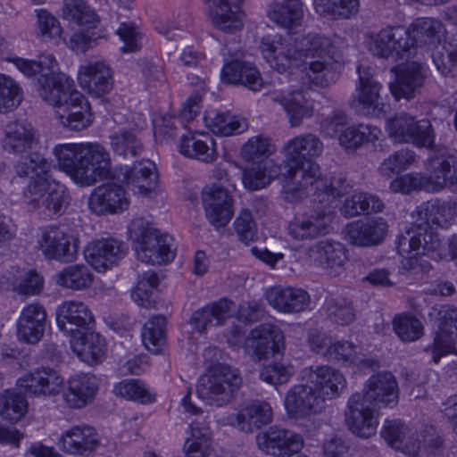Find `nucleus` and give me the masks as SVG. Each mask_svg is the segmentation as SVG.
Returning a JSON list of instances; mask_svg holds the SVG:
<instances>
[{
    "label": "nucleus",
    "instance_id": "f257e3e1",
    "mask_svg": "<svg viewBox=\"0 0 457 457\" xmlns=\"http://www.w3.org/2000/svg\"><path fill=\"white\" fill-rule=\"evenodd\" d=\"M11 61L27 77L39 74L36 89L45 102L56 108L55 116L63 127L80 131L91 124V113L87 105H82L83 95L74 87L73 79L54 72L56 62L52 54L44 55L37 62L21 57Z\"/></svg>",
    "mask_w": 457,
    "mask_h": 457
},
{
    "label": "nucleus",
    "instance_id": "f03ea898",
    "mask_svg": "<svg viewBox=\"0 0 457 457\" xmlns=\"http://www.w3.org/2000/svg\"><path fill=\"white\" fill-rule=\"evenodd\" d=\"M342 46L340 37L331 40L318 34L304 36L295 42L294 48L283 39L281 48L274 53L276 60L272 62L271 68L283 73L291 67L303 65L310 81L325 87L335 83L339 77Z\"/></svg>",
    "mask_w": 457,
    "mask_h": 457
},
{
    "label": "nucleus",
    "instance_id": "7ed1b4c3",
    "mask_svg": "<svg viewBox=\"0 0 457 457\" xmlns=\"http://www.w3.org/2000/svg\"><path fill=\"white\" fill-rule=\"evenodd\" d=\"M452 209L445 204H433L426 207L419 206L412 212L414 220L401 235L396 248L403 257L402 267L413 275L428 273L431 264L425 256L440 245L438 235L433 231L430 221L440 227H445L451 219Z\"/></svg>",
    "mask_w": 457,
    "mask_h": 457
},
{
    "label": "nucleus",
    "instance_id": "20e7f679",
    "mask_svg": "<svg viewBox=\"0 0 457 457\" xmlns=\"http://www.w3.org/2000/svg\"><path fill=\"white\" fill-rule=\"evenodd\" d=\"M53 153L60 170L80 186L112 177L110 154L97 142L60 144Z\"/></svg>",
    "mask_w": 457,
    "mask_h": 457
},
{
    "label": "nucleus",
    "instance_id": "39448f33",
    "mask_svg": "<svg viewBox=\"0 0 457 457\" xmlns=\"http://www.w3.org/2000/svg\"><path fill=\"white\" fill-rule=\"evenodd\" d=\"M380 434L389 446L407 455L416 456L423 451L431 457H444L442 437L433 427L416 433L400 420H386Z\"/></svg>",
    "mask_w": 457,
    "mask_h": 457
},
{
    "label": "nucleus",
    "instance_id": "423d86ee",
    "mask_svg": "<svg viewBox=\"0 0 457 457\" xmlns=\"http://www.w3.org/2000/svg\"><path fill=\"white\" fill-rule=\"evenodd\" d=\"M129 237L139 261L163 264L173 261L175 247L171 236L162 233L143 218H136L129 225Z\"/></svg>",
    "mask_w": 457,
    "mask_h": 457
},
{
    "label": "nucleus",
    "instance_id": "0eeeda50",
    "mask_svg": "<svg viewBox=\"0 0 457 457\" xmlns=\"http://www.w3.org/2000/svg\"><path fill=\"white\" fill-rule=\"evenodd\" d=\"M323 148L320 137L312 133L297 136L286 143L284 151L287 170L284 175L288 178L284 186L286 200L293 202L295 197L300 196L301 190H298V187L301 182L296 181L295 176L299 170L308 171L309 164H317L312 159L320 156Z\"/></svg>",
    "mask_w": 457,
    "mask_h": 457
},
{
    "label": "nucleus",
    "instance_id": "6e6552de",
    "mask_svg": "<svg viewBox=\"0 0 457 457\" xmlns=\"http://www.w3.org/2000/svg\"><path fill=\"white\" fill-rule=\"evenodd\" d=\"M241 384L242 378L237 369L218 363L200 377L196 394L205 404L222 407L234 398Z\"/></svg>",
    "mask_w": 457,
    "mask_h": 457
},
{
    "label": "nucleus",
    "instance_id": "1a4fd4ad",
    "mask_svg": "<svg viewBox=\"0 0 457 457\" xmlns=\"http://www.w3.org/2000/svg\"><path fill=\"white\" fill-rule=\"evenodd\" d=\"M369 51L377 57L384 59H408L412 56V41L405 28L387 26L378 32L366 36Z\"/></svg>",
    "mask_w": 457,
    "mask_h": 457
},
{
    "label": "nucleus",
    "instance_id": "9d476101",
    "mask_svg": "<svg viewBox=\"0 0 457 457\" xmlns=\"http://www.w3.org/2000/svg\"><path fill=\"white\" fill-rule=\"evenodd\" d=\"M23 198L32 208L43 207L51 217L64 213L69 204L65 186L51 179L29 182L23 191Z\"/></svg>",
    "mask_w": 457,
    "mask_h": 457
},
{
    "label": "nucleus",
    "instance_id": "9b49d317",
    "mask_svg": "<svg viewBox=\"0 0 457 457\" xmlns=\"http://www.w3.org/2000/svg\"><path fill=\"white\" fill-rule=\"evenodd\" d=\"M389 137L396 143H411L417 147L433 150L436 133L428 120H416L406 112H400L387 120Z\"/></svg>",
    "mask_w": 457,
    "mask_h": 457
},
{
    "label": "nucleus",
    "instance_id": "f8f14e48",
    "mask_svg": "<svg viewBox=\"0 0 457 457\" xmlns=\"http://www.w3.org/2000/svg\"><path fill=\"white\" fill-rule=\"evenodd\" d=\"M309 167L310 170L308 171L299 170L295 176V179L301 182V185L298 187L301 194L294 201L302 199L304 195L311 193L321 192L326 195L339 197L349 191L351 185L342 172L335 173L328 179L320 176L318 164H309Z\"/></svg>",
    "mask_w": 457,
    "mask_h": 457
},
{
    "label": "nucleus",
    "instance_id": "ddd939ff",
    "mask_svg": "<svg viewBox=\"0 0 457 457\" xmlns=\"http://www.w3.org/2000/svg\"><path fill=\"white\" fill-rule=\"evenodd\" d=\"M361 393H354L348 399L345 421L348 429L361 438H369L377 432L378 412Z\"/></svg>",
    "mask_w": 457,
    "mask_h": 457
},
{
    "label": "nucleus",
    "instance_id": "4468645a",
    "mask_svg": "<svg viewBox=\"0 0 457 457\" xmlns=\"http://www.w3.org/2000/svg\"><path fill=\"white\" fill-rule=\"evenodd\" d=\"M38 245L45 257L49 260L68 263L77 259L79 239L65 227L49 226L46 228Z\"/></svg>",
    "mask_w": 457,
    "mask_h": 457
},
{
    "label": "nucleus",
    "instance_id": "2eb2a0df",
    "mask_svg": "<svg viewBox=\"0 0 457 457\" xmlns=\"http://www.w3.org/2000/svg\"><path fill=\"white\" fill-rule=\"evenodd\" d=\"M258 447L273 457H290L299 452L303 445L302 436L279 426H271L256 436ZM295 457H307L297 455Z\"/></svg>",
    "mask_w": 457,
    "mask_h": 457
},
{
    "label": "nucleus",
    "instance_id": "dca6fc26",
    "mask_svg": "<svg viewBox=\"0 0 457 457\" xmlns=\"http://www.w3.org/2000/svg\"><path fill=\"white\" fill-rule=\"evenodd\" d=\"M438 331L432 345L426 348V351L431 352L435 363H438L442 356L456 353L457 307L450 304L442 305L438 312Z\"/></svg>",
    "mask_w": 457,
    "mask_h": 457
},
{
    "label": "nucleus",
    "instance_id": "f3484780",
    "mask_svg": "<svg viewBox=\"0 0 457 457\" xmlns=\"http://www.w3.org/2000/svg\"><path fill=\"white\" fill-rule=\"evenodd\" d=\"M302 378L315 386L314 389L323 402L338 397L346 387V379L343 373L328 365L304 368Z\"/></svg>",
    "mask_w": 457,
    "mask_h": 457
},
{
    "label": "nucleus",
    "instance_id": "a211bd4d",
    "mask_svg": "<svg viewBox=\"0 0 457 457\" xmlns=\"http://www.w3.org/2000/svg\"><path fill=\"white\" fill-rule=\"evenodd\" d=\"M207 220L214 227L226 226L233 216V199L223 185H208L202 191Z\"/></svg>",
    "mask_w": 457,
    "mask_h": 457
},
{
    "label": "nucleus",
    "instance_id": "6ab92c4d",
    "mask_svg": "<svg viewBox=\"0 0 457 457\" xmlns=\"http://www.w3.org/2000/svg\"><path fill=\"white\" fill-rule=\"evenodd\" d=\"M332 217L326 209H317L295 215L287 229L295 240H312L329 232Z\"/></svg>",
    "mask_w": 457,
    "mask_h": 457
},
{
    "label": "nucleus",
    "instance_id": "aec40b11",
    "mask_svg": "<svg viewBox=\"0 0 457 457\" xmlns=\"http://www.w3.org/2000/svg\"><path fill=\"white\" fill-rule=\"evenodd\" d=\"M245 348L258 360L267 359L284 348V335L278 326L262 323L250 332L245 339Z\"/></svg>",
    "mask_w": 457,
    "mask_h": 457
},
{
    "label": "nucleus",
    "instance_id": "412c9836",
    "mask_svg": "<svg viewBox=\"0 0 457 457\" xmlns=\"http://www.w3.org/2000/svg\"><path fill=\"white\" fill-rule=\"evenodd\" d=\"M56 322L60 330L75 335L92 329L95 318L88 306L80 301H66L56 310Z\"/></svg>",
    "mask_w": 457,
    "mask_h": 457
},
{
    "label": "nucleus",
    "instance_id": "4be33fe9",
    "mask_svg": "<svg viewBox=\"0 0 457 457\" xmlns=\"http://www.w3.org/2000/svg\"><path fill=\"white\" fill-rule=\"evenodd\" d=\"M127 245L114 238H104L89 243L84 249L87 262L98 272L117 264L127 253Z\"/></svg>",
    "mask_w": 457,
    "mask_h": 457
},
{
    "label": "nucleus",
    "instance_id": "5701e85b",
    "mask_svg": "<svg viewBox=\"0 0 457 457\" xmlns=\"http://www.w3.org/2000/svg\"><path fill=\"white\" fill-rule=\"evenodd\" d=\"M117 179L125 183L135 195H147L155 188L158 174L155 164L148 159H143L132 167H120Z\"/></svg>",
    "mask_w": 457,
    "mask_h": 457
},
{
    "label": "nucleus",
    "instance_id": "b1692460",
    "mask_svg": "<svg viewBox=\"0 0 457 457\" xmlns=\"http://www.w3.org/2000/svg\"><path fill=\"white\" fill-rule=\"evenodd\" d=\"M272 418L273 411L270 403L256 399L244 403L237 413L228 417V422L243 432L252 433L270 423Z\"/></svg>",
    "mask_w": 457,
    "mask_h": 457
},
{
    "label": "nucleus",
    "instance_id": "393cba45",
    "mask_svg": "<svg viewBox=\"0 0 457 457\" xmlns=\"http://www.w3.org/2000/svg\"><path fill=\"white\" fill-rule=\"evenodd\" d=\"M357 72L359 84L353 95V102L361 106L367 114H380L384 112L385 107L380 95L382 84L373 77L370 67L359 65Z\"/></svg>",
    "mask_w": 457,
    "mask_h": 457
},
{
    "label": "nucleus",
    "instance_id": "a878e982",
    "mask_svg": "<svg viewBox=\"0 0 457 457\" xmlns=\"http://www.w3.org/2000/svg\"><path fill=\"white\" fill-rule=\"evenodd\" d=\"M361 395L366 401L377 408H393L398 403L396 379L390 372L374 374L365 383Z\"/></svg>",
    "mask_w": 457,
    "mask_h": 457
},
{
    "label": "nucleus",
    "instance_id": "bb28decb",
    "mask_svg": "<svg viewBox=\"0 0 457 457\" xmlns=\"http://www.w3.org/2000/svg\"><path fill=\"white\" fill-rule=\"evenodd\" d=\"M79 81L80 87L91 96H102L113 87L112 70L105 61H90L80 66Z\"/></svg>",
    "mask_w": 457,
    "mask_h": 457
},
{
    "label": "nucleus",
    "instance_id": "cd10ccee",
    "mask_svg": "<svg viewBox=\"0 0 457 457\" xmlns=\"http://www.w3.org/2000/svg\"><path fill=\"white\" fill-rule=\"evenodd\" d=\"M284 403L290 415L301 418L317 414L324 407L317 390L307 382L291 386L286 394Z\"/></svg>",
    "mask_w": 457,
    "mask_h": 457
},
{
    "label": "nucleus",
    "instance_id": "c85d7f7f",
    "mask_svg": "<svg viewBox=\"0 0 457 457\" xmlns=\"http://www.w3.org/2000/svg\"><path fill=\"white\" fill-rule=\"evenodd\" d=\"M17 386L35 396H54L63 390L64 378L53 369H37L20 378Z\"/></svg>",
    "mask_w": 457,
    "mask_h": 457
},
{
    "label": "nucleus",
    "instance_id": "c756f323",
    "mask_svg": "<svg viewBox=\"0 0 457 457\" xmlns=\"http://www.w3.org/2000/svg\"><path fill=\"white\" fill-rule=\"evenodd\" d=\"M428 77V68L420 62H411L399 68L395 81L390 83V90L395 99L414 97L424 86Z\"/></svg>",
    "mask_w": 457,
    "mask_h": 457
},
{
    "label": "nucleus",
    "instance_id": "7c9ffc66",
    "mask_svg": "<svg viewBox=\"0 0 457 457\" xmlns=\"http://www.w3.org/2000/svg\"><path fill=\"white\" fill-rule=\"evenodd\" d=\"M129 204L123 187L115 183L97 187L89 198L91 210L98 215L121 212L129 208Z\"/></svg>",
    "mask_w": 457,
    "mask_h": 457
},
{
    "label": "nucleus",
    "instance_id": "2f4dec72",
    "mask_svg": "<svg viewBox=\"0 0 457 457\" xmlns=\"http://www.w3.org/2000/svg\"><path fill=\"white\" fill-rule=\"evenodd\" d=\"M46 325L45 308L39 303L28 304L21 309L17 320V337L25 343L36 344L44 336Z\"/></svg>",
    "mask_w": 457,
    "mask_h": 457
},
{
    "label": "nucleus",
    "instance_id": "473e14b6",
    "mask_svg": "<svg viewBox=\"0 0 457 457\" xmlns=\"http://www.w3.org/2000/svg\"><path fill=\"white\" fill-rule=\"evenodd\" d=\"M99 389V379L91 373L71 377L63 391V399L70 408L81 409L91 403Z\"/></svg>",
    "mask_w": 457,
    "mask_h": 457
},
{
    "label": "nucleus",
    "instance_id": "72a5a7b5",
    "mask_svg": "<svg viewBox=\"0 0 457 457\" xmlns=\"http://www.w3.org/2000/svg\"><path fill=\"white\" fill-rule=\"evenodd\" d=\"M345 235L350 244L370 247L379 245L387 231V223L383 218H375L367 221L356 220L346 225Z\"/></svg>",
    "mask_w": 457,
    "mask_h": 457
},
{
    "label": "nucleus",
    "instance_id": "f704fd0d",
    "mask_svg": "<svg viewBox=\"0 0 457 457\" xmlns=\"http://www.w3.org/2000/svg\"><path fill=\"white\" fill-rule=\"evenodd\" d=\"M37 143V131L29 122L20 120L5 125L4 136L2 138V146L5 152L23 154L31 151Z\"/></svg>",
    "mask_w": 457,
    "mask_h": 457
},
{
    "label": "nucleus",
    "instance_id": "c9c22d12",
    "mask_svg": "<svg viewBox=\"0 0 457 457\" xmlns=\"http://www.w3.org/2000/svg\"><path fill=\"white\" fill-rule=\"evenodd\" d=\"M220 76L225 83L242 85L253 92L260 91L264 86L257 67L238 58L225 62Z\"/></svg>",
    "mask_w": 457,
    "mask_h": 457
},
{
    "label": "nucleus",
    "instance_id": "e433bc0d",
    "mask_svg": "<svg viewBox=\"0 0 457 457\" xmlns=\"http://www.w3.org/2000/svg\"><path fill=\"white\" fill-rule=\"evenodd\" d=\"M267 302L275 310L284 313L303 312L310 304L309 294L296 287H273L265 293Z\"/></svg>",
    "mask_w": 457,
    "mask_h": 457
},
{
    "label": "nucleus",
    "instance_id": "4c0bfd02",
    "mask_svg": "<svg viewBox=\"0 0 457 457\" xmlns=\"http://www.w3.org/2000/svg\"><path fill=\"white\" fill-rule=\"evenodd\" d=\"M308 91L303 89H280L271 95L273 102L279 104L286 111L291 126H299L303 120L312 114V104L307 99Z\"/></svg>",
    "mask_w": 457,
    "mask_h": 457
},
{
    "label": "nucleus",
    "instance_id": "58836bf2",
    "mask_svg": "<svg viewBox=\"0 0 457 457\" xmlns=\"http://www.w3.org/2000/svg\"><path fill=\"white\" fill-rule=\"evenodd\" d=\"M427 176L430 192H438L457 184V162L448 154L441 153L429 158Z\"/></svg>",
    "mask_w": 457,
    "mask_h": 457
},
{
    "label": "nucleus",
    "instance_id": "ea45409f",
    "mask_svg": "<svg viewBox=\"0 0 457 457\" xmlns=\"http://www.w3.org/2000/svg\"><path fill=\"white\" fill-rule=\"evenodd\" d=\"M57 445L67 453L84 455L96 449L98 445V436L92 427L74 426L61 436Z\"/></svg>",
    "mask_w": 457,
    "mask_h": 457
},
{
    "label": "nucleus",
    "instance_id": "a19ab883",
    "mask_svg": "<svg viewBox=\"0 0 457 457\" xmlns=\"http://www.w3.org/2000/svg\"><path fill=\"white\" fill-rule=\"evenodd\" d=\"M309 256L316 265L331 271H338L347 261V250L338 241L324 239L310 247Z\"/></svg>",
    "mask_w": 457,
    "mask_h": 457
},
{
    "label": "nucleus",
    "instance_id": "79ce46f5",
    "mask_svg": "<svg viewBox=\"0 0 457 457\" xmlns=\"http://www.w3.org/2000/svg\"><path fill=\"white\" fill-rule=\"evenodd\" d=\"M305 13L303 0H275L267 7V16L280 28L293 29L301 27Z\"/></svg>",
    "mask_w": 457,
    "mask_h": 457
},
{
    "label": "nucleus",
    "instance_id": "37998d69",
    "mask_svg": "<svg viewBox=\"0 0 457 457\" xmlns=\"http://www.w3.org/2000/svg\"><path fill=\"white\" fill-rule=\"evenodd\" d=\"M70 344L78 357L89 365L100 363L104 359L105 340L91 329L73 336L71 337Z\"/></svg>",
    "mask_w": 457,
    "mask_h": 457
},
{
    "label": "nucleus",
    "instance_id": "c03bdc74",
    "mask_svg": "<svg viewBox=\"0 0 457 457\" xmlns=\"http://www.w3.org/2000/svg\"><path fill=\"white\" fill-rule=\"evenodd\" d=\"M408 36L412 41V54L418 46H434L445 36V28L437 19L421 17L414 20L408 29Z\"/></svg>",
    "mask_w": 457,
    "mask_h": 457
},
{
    "label": "nucleus",
    "instance_id": "a18cd8bd",
    "mask_svg": "<svg viewBox=\"0 0 457 457\" xmlns=\"http://www.w3.org/2000/svg\"><path fill=\"white\" fill-rule=\"evenodd\" d=\"M209 6V17L213 27L226 33H235L243 26L242 14L237 5L228 0H204Z\"/></svg>",
    "mask_w": 457,
    "mask_h": 457
},
{
    "label": "nucleus",
    "instance_id": "49530a36",
    "mask_svg": "<svg viewBox=\"0 0 457 457\" xmlns=\"http://www.w3.org/2000/svg\"><path fill=\"white\" fill-rule=\"evenodd\" d=\"M234 305L228 299L207 304L192 314L191 323L199 333H204L209 328L222 325L231 316Z\"/></svg>",
    "mask_w": 457,
    "mask_h": 457
},
{
    "label": "nucleus",
    "instance_id": "de8ad7c7",
    "mask_svg": "<svg viewBox=\"0 0 457 457\" xmlns=\"http://www.w3.org/2000/svg\"><path fill=\"white\" fill-rule=\"evenodd\" d=\"M179 152L189 158L204 162L216 160L217 151L213 138L207 133H187L180 139Z\"/></svg>",
    "mask_w": 457,
    "mask_h": 457
},
{
    "label": "nucleus",
    "instance_id": "09e8293b",
    "mask_svg": "<svg viewBox=\"0 0 457 457\" xmlns=\"http://www.w3.org/2000/svg\"><path fill=\"white\" fill-rule=\"evenodd\" d=\"M206 126L215 135L229 137L240 134L247 129L245 119L230 112H210L204 118Z\"/></svg>",
    "mask_w": 457,
    "mask_h": 457
},
{
    "label": "nucleus",
    "instance_id": "8fccbe9b",
    "mask_svg": "<svg viewBox=\"0 0 457 457\" xmlns=\"http://www.w3.org/2000/svg\"><path fill=\"white\" fill-rule=\"evenodd\" d=\"M54 280L62 287L79 291L87 289L92 286L94 275L87 266L73 264L54 274Z\"/></svg>",
    "mask_w": 457,
    "mask_h": 457
},
{
    "label": "nucleus",
    "instance_id": "3c124183",
    "mask_svg": "<svg viewBox=\"0 0 457 457\" xmlns=\"http://www.w3.org/2000/svg\"><path fill=\"white\" fill-rule=\"evenodd\" d=\"M160 278L154 270H149L138 276L137 283L132 289L131 298L138 305L146 309L155 308L157 287Z\"/></svg>",
    "mask_w": 457,
    "mask_h": 457
},
{
    "label": "nucleus",
    "instance_id": "603ef678",
    "mask_svg": "<svg viewBox=\"0 0 457 457\" xmlns=\"http://www.w3.org/2000/svg\"><path fill=\"white\" fill-rule=\"evenodd\" d=\"M112 392L118 397L145 405L156 401V394L139 379H123L113 386Z\"/></svg>",
    "mask_w": 457,
    "mask_h": 457
},
{
    "label": "nucleus",
    "instance_id": "864d4df0",
    "mask_svg": "<svg viewBox=\"0 0 457 457\" xmlns=\"http://www.w3.org/2000/svg\"><path fill=\"white\" fill-rule=\"evenodd\" d=\"M385 204L376 195L368 192H355L345 201L342 213L347 217L380 212Z\"/></svg>",
    "mask_w": 457,
    "mask_h": 457
},
{
    "label": "nucleus",
    "instance_id": "5fc2aeb1",
    "mask_svg": "<svg viewBox=\"0 0 457 457\" xmlns=\"http://www.w3.org/2000/svg\"><path fill=\"white\" fill-rule=\"evenodd\" d=\"M279 167L272 161L253 162L243 175V182L245 187L251 190H259L265 187L279 174Z\"/></svg>",
    "mask_w": 457,
    "mask_h": 457
},
{
    "label": "nucleus",
    "instance_id": "6e6d98bb",
    "mask_svg": "<svg viewBox=\"0 0 457 457\" xmlns=\"http://www.w3.org/2000/svg\"><path fill=\"white\" fill-rule=\"evenodd\" d=\"M381 130L372 124L360 123L356 126L346 128L338 137L339 144L350 150H354L361 145L375 142L379 138Z\"/></svg>",
    "mask_w": 457,
    "mask_h": 457
},
{
    "label": "nucleus",
    "instance_id": "4d7b16f0",
    "mask_svg": "<svg viewBox=\"0 0 457 457\" xmlns=\"http://www.w3.org/2000/svg\"><path fill=\"white\" fill-rule=\"evenodd\" d=\"M315 11L320 15L333 20L350 19L359 12V0H313Z\"/></svg>",
    "mask_w": 457,
    "mask_h": 457
},
{
    "label": "nucleus",
    "instance_id": "13d9d810",
    "mask_svg": "<svg viewBox=\"0 0 457 457\" xmlns=\"http://www.w3.org/2000/svg\"><path fill=\"white\" fill-rule=\"evenodd\" d=\"M189 85L196 88V94L191 96L184 104L180 116L183 120H193L199 112V103L202 98V94L205 92L206 81L209 79V72L207 69L200 67L196 72H190L187 76Z\"/></svg>",
    "mask_w": 457,
    "mask_h": 457
},
{
    "label": "nucleus",
    "instance_id": "bf43d9fd",
    "mask_svg": "<svg viewBox=\"0 0 457 457\" xmlns=\"http://www.w3.org/2000/svg\"><path fill=\"white\" fill-rule=\"evenodd\" d=\"M28 411L25 395L16 390H5L0 394V416L10 422L19 421Z\"/></svg>",
    "mask_w": 457,
    "mask_h": 457
},
{
    "label": "nucleus",
    "instance_id": "052dcab7",
    "mask_svg": "<svg viewBox=\"0 0 457 457\" xmlns=\"http://www.w3.org/2000/svg\"><path fill=\"white\" fill-rule=\"evenodd\" d=\"M166 320L162 315H156L149 319L144 325L141 337L145 348L158 354L165 344Z\"/></svg>",
    "mask_w": 457,
    "mask_h": 457
},
{
    "label": "nucleus",
    "instance_id": "680f3d73",
    "mask_svg": "<svg viewBox=\"0 0 457 457\" xmlns=\"http://www.w3.org/2000/svg\"><path fill=\"white\" fill-rule=\"evenodd\" d=\"M49 169L50 163L37 153L21 157L14 164L15 173L20 178H29L30 182L37 179H47L46 175Z\"/></svg>",
    "mask_w": 457,
    "mask_h": 457
},
{
    "label": "nucleus",
    "instance_id": "e2e57ef3",
    "mask_svg": "<svg viewBox=\"0 0 457 457\" xmlns=\"http://www.w3.org/2000/svg\"><path fill=\"white\" fill-rule=\"evenodd\" d=\"M432 60L442 75L457 76V34L433 53Z\"/></svg>",
    "mask_w": 457,
    "mask_h": 457
},
{
    "label": "nucleus",
    "instance_id": "0e129e2a",
    "mask_svg": "<svg viewBox=\"0 0 457 457\" xmlns=\"http://www.w3.org/2000/svg\"><path fill=\"white\" fill-rule=\"evenodd\" d=\"M324 310L328 319L337 325L346 326L355 320V310L351 301L343 297L326 300Z\"/></svg>",
    "mask_w": 457,
    "mask_h": 457
},
{
    "label": "nucleus",
    "instance_id": "69168bd1",
    "mask_svg": "<svg viewBox=\"0 0 457 457\" xmlns=\"http://www.w3.org/2000/svg\"><path fill=\"white\" fill-rule=\"evenodd\" d=\"M113 152L124 157H136L143 150L141 140L130 130H120L110 136Z\"/></svg>",
    "mask_w": 457,
    "mask_h": 457
},
{
    "label": "nucleus",
    "instance_id": "338daca9",
    "mask_svg": "<svg viewBox=\"0 0 457 457\" xmlns=\"http://www.w3.org/2000/svg\"><path fill=\"white\" fill-rule=\"evenodd\" d=\"M62 15L78 25L94 26L96 22L94 10L84 0H64Z\"/></svg>",
    "mask_w": 457,
    "mask_h": 457
},
{
    "label": "nucleus",
    "instance_id": "774afa93",
    "mask_svg": "<svg viewBox=\"0 0 457 457\" xmlns=\"http://www.w3.org/2000/svg\"><path fill=\"white\" fill-rule=\"evenodd\" d=\"M191 437L184 444V450L188 457H206L210 447V431L208 428L199 427L198 423L190 424Z\"/></svg>",
    "mask_w": 457,
    "mask_h": 457
}]
</instances>
